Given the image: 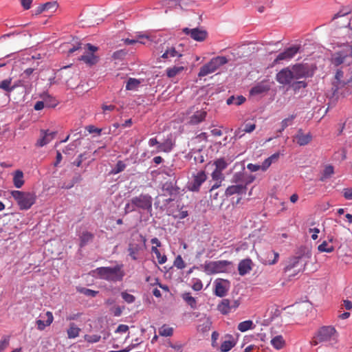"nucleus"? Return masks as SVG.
Segmentation results:
<instances>
[{"label": "nucleus", "mask_w": 352, "mask_h": 352, "mask_svg": "<svg viewBox=\"0 0 352 352\" xmlns=\"http://www.w3.org/2000/svg\"><path fill=\"white\" fill-rule=\"evenodd\" d=\"M230 265L231 262L225 260L210 261L205 263L204 268L206 274H214L226 272Z\"/></svg>", "instance_id": "obj_8"}, {"label": "nucleus", "mask_w": 352, "mask_h": 352, "mask_svg": "<svg viewBox=\"0 0 352 352\" xmlns=\"http://www.w3.org/2000/svg\"><path fill=\"white\" fill-rule=\"evenodd\" d=\"M142 38H148V35H146V34H139L137 36V38L136 39H130V38H126L124 40V43L126 44V45H133V44H135L136 43H140L141 44H145V42L144 41H142L140 39H142Z\"/></svg>", "instance_id": "obj_43"}, {"label": "nucleus", "mask_w": 352, "mask_h": 352, "mask_svg": "<svg viewBox=\"0 0 352 352\" xmlns=\"http://www.w3.org/2000/svg\"><path fill=\"white\" fill-rule=\"evenodd\" d=\"M86 47L87 49V52L85 54L81 56L79 59L89 65L96 64L98 61V57L94 55V52L98 50V47L92 45L90 43H87Z\"/></svg>", "instance_id": "obj_10"}, {"label": "nucleus", "mask_w": 352, "mask_h": 352, "mask_svg": "<svg viewBox=\"0 0 352 352\" xmlns=\"http://www.w3.org/2000/svg\"><path fill=\"white\" fill-rule=\"evenodd\" d=\"M101 336L99 335H85L84 336L85 340L89 343H96L100 341Z\"/></svg>", "instance_id": "obj_50"}, {"label": "nucleus", "mask_w": 352, "mask_h": 352, "mask_svg": "<svg viewBox=\"0 0 352 352\" xmlns=\"http://www.w3.org/2000/svg\"><path fill=\"white\" fill-rule=\"evenodd\" d=\"M126 55V52L125 51L121 50H118L116 52H115L113 54V56L112 57L114 58V59H122L124 58V56Z\"/></svg>", "instance_id": "obj_59"}, {"label": "nucleus", "mask_w": 352, "mask_h": 352, "mask_svg": "<svg viewBox=\"0 0 352 352\" xmlns=\"http://www.w3.org/2000/svg\"><path fill=\"white\" fill-rule=\"evenodd\" d=\"M276 80L281 85H289L294 80V76L291 69L289 67H285L277 73Z\"/></svg>", "instance_id": "obj_13"}, {"label": "nucleus", "mask_w": 352, "mask_h": 352, "mask_svg": "<svg viewBox=\"0 0 352 352\" xmlns=\"http://www.w3.org/2000/svg\"><path fill=\"white\" fill-rule=\"evenodd\" d=\"M9 345V338L4 336L0 341V352H3Z\"/></svg>", "instance_id": "obj_54"}, {"label": "nucleus", "mask_w": 352, "mask_h": 352, "mask_svg": "<svg viewBox=\"0 0 352 352\" xmlns=\"http://www.w3.org/2000/svg\"><path fill=\"white\" fill-rule=\"evenodd\" d=\"M245 132L244 131L243 128H239L235 131L234 135L233 138L235 140L240 139L245 135Z\"/></svg>", "instance_id": "obj_60"}, {"label": "nucleus", "mask_w": 352, "mask_h": 352, "mask_svg": "<svg viewBox=\"0 0 352 352\" xmlns=\"http://www.w3.org/2000/svg\"><path fill=\"white\" fill-rule=\"evenodd\" d=\"M242 176L243 175L241 173H236L234 175V182L236 183L241 182V184L228 186L225 192L226 196H232L234 194H245L247 190V185L253 181L254 177H252L250 180L248 182H245L243 181Z\"/></svg>", "instance_id": "obj_6"}, {"label": "nucleus", "mask_w": 352, "mask_h": 352, "mask_svg": "<svg viewBox=\"0 0 352 352\" xmlns=\"http://www.w3.org/2000/svg\"><path fill=\"white\" fill-rule=\"evenodd\" d=\"M214 164L216 166L215 169L219 170L220 171H222L224 169H226L228 166V163L223 158L217 159Z\"/></svg>", "instance_id": "obj_46"}, {"label": "nucleus", "mask_w": 352, "mask_h": 352, "mask_svg": "<svg viewBox=\"0 0 352 352\" xmlns=\"http://www.w3.org/2000/svg\"><path fill=\"white\" fill-rule=\"evenodd\" d=\"M86 130H87L89 133H97L98 135H100L101 131H102V129H101L97 128V127H96V126H94V125H89V126H86Z\"/></svg>", "instance_id": "obj_56"}, {"label": "nucleus", "mask_w": 352, "mask_h": 352, "mask_svg": "<svg viewBox=\"0 0 352 352\" xmlns=\"http://www.w3.org/2000/svg\"><path fill=\"white\" fill-rule=\"evenodd\" d=\"M256 129V124L254 123H245L243 129L245 133H251Z\"/></svg>", "instance_id": "obj_57"}, {"label": "nucleus", "mask_w": 352, "mask_h": 352, "mask_svg": "<svg viewBox=\"0 0 352 352\" xmlns=\"http://www.w3.org/2000/svg\"><path fill=\"white\" fill-rule=\"evenodd\" d=\"M337 333L336 329L332 326L322 327L318 331L314 340L313 345H317L320 342H328L334 339Z\"/></svg>", "instance_id": "obj_7"}, {"label": "nucleus", "mask_w": 352, "mask_h": 352, "mask_svg": "<svg viewBox=\"0 0 352 352\" xmlns=\"http://www.w3.org/2000/svg\"><path fill=\"white\" fill-rule=\"evenodd\" d=\"M318 250L320 252L331 253L334 251V247L328 244L327 241H324L318 246Z\"/></svg>", "instance_id": "obj_41"}, {"label": "nucleus", "mask_w": 352, "mask_h": 352, "mask_svg": "<svg viewBox=\"0 0 352 352\" xmlns=\"http://www.w3.org/2000/svg\"><path fill=\"white\" fill-rule=\"evenodd\" d=\"M203 287V285H202V283L200 280L197 279L196 280V281L193 283L192 286V288L195 290V291H200Z\"/></svg>", "instance_id": "obj_64"}, {"label": "nucleus", "mask_w": 352, "mask_h": 352, "mask_svg": "<svg viewBox=\"0 0 352 352\" xmlns=\"http://www.w3.org/2000/svg\"><path fill=\"white\" fill-rule=\"evenodd\" d=\"M210 326L211 322L208 319H206L202 321V324L197 327V330L201 332H207L210 330Z\"/></svg>", "instance_id": "obj_47"}, {"label": "nucleus", "mask_w": 352, "mask_h": 352, "mask_svg": "<svg viewBox=\"0 0 352 352\" xmlns=\"http://www.w3.org/2000/svg\"><path fill=\"white\" fill-rule=\"evenodd\" d=\"M295 118V116H290L289 117L284 119L281 122V129L279 130V132H282L287 128L288 126L291 125L293 122L294 119Z\"/></svg>", "instance_id": "obj_48"}, {"label": "nucleus", "mask_w": 352, "mask_h": 352, "mask_svg": "<svg viewBox=\"0 0 352 352\" xmlns=\"http://www.w3.org/2000/svg\"><path fill=\"white\" fill-rule=\"evenodd\" d=\"M80 329L77 327L74 323L71 324L67 329V336L69 338H75L78 336Z\"/></svg>", "instance_id": "obj_38"}, {"label": "nucleus", "mask_w": 352, "mask_h": 352, "mask_svg": "<svg viewBox=\"0 0 352 352\" xmlns=\"http://www.w3.org/2000/svg\"><path fill=\"white\" fill-rule=\"evenodd\" d=\"M307 83L305 81H298L293 84L294 90L300 89V88H305Z\"/></svg>", "instance_id": "obj_63"}, {"label": "nucleus", "mask_w": 352, "mask_h": 352, "mask_svg": "<svg viewBox=\"0 0 352 352\" xmlns=\"http://www.w3.org/2000/svg\"><path fill=\"white\" fill-rule=\"evenodd\" d=\"M79 291L85 296L91 297H95L98 293V291H94L87 288H81Z\"/></svg>", "instance_id": "obj_52"}, {"label": "nucleus", "mask_w": 352, "mask_h": 352, "mask_svg": "<svg viewBox=\"0 0 352 352\" xmlns=\"http://www.w3.org/2000/svg\"><path fill=\"white\" fill-rule=\"evenodd\" d=\"M299 46H292L286 50L284 52L280 53L276 59L274 60V63H278L281 60H289L292 59L299 51Z\"/></svg>", "instance_id": "obj_14"}, {"label": "nucleus", "mask_w": 352, "mask_h": 352, "mask_svg": "<svg viewBox=\"0 0 352 352\" xmlns=\"http://www.w3.org/2000/svg\"><path fill=\"white\" fill-rule=\"evenodd\" d=\"M56 134V132L54 131H50L49 130H41L40 138L38 139L36 143V146L43 147L47 144L54 139Z\"/></svg>", "instance_id": "obj_16"}, {"label": "nucleus", "mask_w": 352, "mask_h": 352, "mask_svg": "<svg viewBox=\"0 0 352 352\" xmlns=\"http://www.w3.org/2000/svg\"><path fill=\"white\" fill-rule=\"evenodd\" d=\"M122 308L120 306L113 307L111 309V313L115 316H120L122 313Z\"/></svg>", "instance_id": "obj_61"}, {"label": "nucleus", "mask_w": 352, "mask_h": 352, "mask_svg": "<svg viewBox=\"0 0 352 352\" xmlns=\"http://www.w3.org/2000/svg\"><path fill=\"white\" fill-rule=\"evenodd\" d=\"M312 140L311 133H304L302 129H299L296 134L294 136L295 141L299 146H305L308 144Z\"/></svg>", "instance_id": "obj_19"}, {"label": "nucleus", "mask_w": 352, "mask_h": 352, "mask_svg": "<svg viewBox=\"0 0 352 352\" xmlns=\"http://www.w3.org/2000/svg\"><path fill=\"white\" fill-rule=\"evenodd\" d=\"M151 252L156 255L157 261L160 264L162 265L166 262V261H167L166 256L164 254H163V255L161 254L160 250L157 249V247L153 246L151 248Z\"/></svg>", "instance_id": "obj_42"}, {"label": "nucleus", "mask_w": 352, "mask_h": 352, "mask_svg": "<svg viewBox=\"0 0 352 352\" xmlns=\"http://www.w3.org/2000/svg\"><path fill=\"white\" fill-rule=\"evenodd\" d=\"M333 173H334V169H333V166H331V165L326 166L323 170L322 175L320 177V180L321 182H324L327 178H329L333 174Z\"/></svg>", "instance_id": "obj_40"}, {"label": "nucleus", "mask_w": 352, "mask_h": 352, "mask_svg": "<svg viewBox=\"0 0 352 352\" xmlns=\"http://www.w3.org/2000/svg\"><path fill=\"white\" fill-rule=\"evenodd\" d=\"M271 344L277 350L283 349L285 345V341L282 336H276L273 338L271 341Z\"/></svg>", "instance_id": "obj_32"}, {"label": "nucleus", "mask_w": 352, "mask_h": 352, "mask_svg": "<svg viewBox=\"0 0 352 352\" xmlns=\"http://www.w3.org/2000/svg\"><path fill=\"white\" fill-rule=\"evenodd\" d=\"M272 157H268L267 158L263 163H262V165H260L261 166V168L263 171H265L270 166V165L272 164Z\"/></svg>", "instance_id": "obj_58"}, {"label": "nucleus", "mask_w": 352, "mask_h": 352, "mask_svg": "<svg viewBox=\"0 0 352 352\" xmlns=\"http://www.w3.org/2000/svg\"><path fill=\"white\" fill-rule=\"evenodd\" d=\"M140 84V81L138 79L130 78L126 82V89L132 91L136 90Z\"/></svg>", "instance_id": "obj_39"}, {"label": "nucleus", "mask_w": 352, "mask_h": 352, "mask_svg": "<svg viewBox=\"0 0 352 352\" xmlns=\"http://www.w3.org/2000/svg\"><path fill=\"white\" fill-rule=\"evenodd\" d=\"M183 32L186 35H189L193 40L199 42L204 41L208 36L206 31L199 28L190 29L185 28L183 29Z\"/></svg>", "instance_id": "obj_15"}, {"label": "nucleus", "mask_w": 352, "mask_h": 352, "mask_svg": "<svg viewBox=\"0 0 352 352\" xmlns=\"http://www.w3.org/2000/svg\"><path fill=\"white\" fill-rule=\"evenodd\" d=\"M270 86L264 82H261L257 84L256 86L253 87L250 90V94L252 95H258L263 93H265L270 90Z\"/></svg>", "instance_id": "obj_28"}, {"label": "nucleus", "mask_w": 352, "mask_h": 352, "mask_svg": "<svg viewBox=\"0 0 352 352\" xmlns=\"http://www.w3.org/2000/svg\"><path fill=\"white\" fill-rule=\"evenodd\" d=\"M153 199L148 194H140L133 197L124 207L125 213L135 211L136 209L150 211L152 210Z\"/></svg>", "instance_id": "obj_2"}, {"label": "nucleus", "mask_w": 352, "mask_h": 352, "mask_svg": "<svg viewBox=\"0 0 352 352\" xmlns=\"http://www.w3.org/2000/svg\"><path fill=\"white\" fill-rule=\"evenodd\" d=\"M11 195L16 201L20 210L30 209L34 204L36 199L34 193L20 190H12Z\"/></svg>", "instance_id": "obj_4"}, {"label": "nucleus", "mask_w": 352, "mask_h": 352, "mask_svg": "<svg viewBox=\"0 0 352 352\" xmlns=\"http://www.w3.org/2000/svg\"><path fill=\"white\" fill-rule=\"evenodd\" d=\"M206 179L207 176L205 171H199L196 175H193L192 181L188 183V189L191 191H198Z\"/></svg>", "instance_id": "obj_11"}, {"label": "nucleus", "mask_w": 352, "mask_h": 352, "mask_svg": "<svg viewBox=\"0 0 352 352\" xmlns=\"http://www.w3.org/2000/svg\"><path fill=\"white\" fill-rule=\"evenodd\" d=\"M352 94V78L346 82V85L343 91L340 92V95L346 96Z\"/></svg>", "instance_id": "obj_49"}, {"label": "nucleus", "mask_w": 352, "mask_h": 352, "mask_svg": "<svg viewBox=\"0 0 352 352\" xmlns=\"http://www.w3.org/2000/svg\"><path fill=\"white\" fill-rule=\"evenodd\" d=\"M292 73L294 76V79H299L306 75V69L301 65H295L292 67Z\"/></svg>", "instance_id": "obj_29"}, {"label": "nucleus", "mask_w": 352, "mask_h": 352, "mask_svg": "<svg viewBox=\"0 0 352 352\" xmlns=\"http://www.w3.org/2000/svg\"><path fill=\"white\" fill-rule=\"evenodd\" d=\"M235 345L234 341L225 340L221 344L220 349L222 352H228L231 350Z\"/></svg>", "instance_id": "obj_44"}, {"label": "nucleus", "mask_w": 352, "mask_h": 352, "mask_svg": "<svg viewBox=\"0 0 352 352\" xmlns=\"http://www.w3.org/2000/svg\"><path fill=\"white\" fill-rule=\"evenodd\" d=\"M11 84H12V78H9L5 79L0 82V89L10 93V92L12 91L15 88V87L12 86Z\"/></svg>", "instance_id": "obj_35"}, {"label": "nucleus", "mask_w": 352, "mask_h": 352, "mask_svg": "<svg viewBox=\"0 0 352 352\" xmlns=\"http://www.w3.org/2000/svg\"><path fill=\"white\" fill-rule=\"evenodd\" d=\"M343 195L346 199L352 200V188H344Z\"/></svg>", "instance_id": "obj_62"}, {"label": "nucleus", "mask_w": 352, "mask_h": 352, "mask_svg": "<svg viewBox=\"0 0 352 352\" xmlns=\"http://www.w3.org/2000/svg\"><path fill=\"white\" fill-rule=\"evenodd\" d=\"M12 175H13L12 182H13V184H14V187H16V188H21L25 183V181L23 179L24 176H23V171L21 170H16L12 173Z\"/></svg>", "instance_id": "obj_26"}, {"label": "nucleus", "mask_w": 352, "mask_h": 352, "mask_svg": "<svg viewBox=\"0 0 352 352\" xmlns=\"http://www.w3.org/2000/svg\"><path fill=\"white\" fill-rule=\"evenodd\" d=\"M230 300L225 298L221 300V302L218 305L217 309L222 314H228L231 311L230 309Z\"/></svg>", "instance_id": "obj_30"}, {"label": "nucleus", "mask_w": 352, "mask_h": 352, "mask_svg": "<svg viewBox=\"0 0 352 352\" xmlns=\"http://www.w3.org/2000/svg\"><path fill=\"white\" fill-rule=\"evenodd\" d=\"M222 171H220L219 170H214L212 173V178L214 181H219L221 180L223 181L224 179V177L221 173Z\"/></svg>", "instance_id": "obj_53"}, {"label": "nucleus", "mask_w": 352, "mask_h": 352, "mask_svg": "<svg viewBox=\"0 0 352 352\" xmlns=\"http://www.w3.org/2000/svg\"><path fill=\"white\" fill-rule=\"evenodd\" d=\"M162 194L161 196L176 197L179 194V188L173 182H165L162 187Z\"/></svg>", "instance_id": "obj_21"}, {"label": "nucleus", "mask_w": 352, "mask_h": 352, "mask_svg": "<svg viewBox=\"0 0 352 352\" xmlns=\"http://www.w3.org/2000/svg\"><path fill=\"white\" fill-rule=\"evenodd\" d=\"M183 56L181 52L177 50L175 47H167L164 52L162 54L161 58L171 61L175 58V61Z\"/></svg>", "instance_id": "obj_20"}, {"label": "nucleus", "mask_w": 352, "mask_h": 352, "mask_svg": "<svg viewBox=\"0 0 352 352\" xmlns=\"http://www.w3.org/2000/svg\"><path fill=\"white\" fill-rule=\"evenodd\" d=\"M174 265L179 270H182L186 267L185 263L182 256L178 255L174 261Z\"/></svg>", "instance_id": "obj_51"}, {"label": "nucleus", "mask_w": 352, "mask_h": 352, "mask_svg": "<svg viewBox=\"0 0 352 352\" xmlns=\"http://www.w3.org/2000/svg\"><path fill=\"white\" fill-rule=\"evenodd\" d=\"M146 239L141 234L135 233L131 235L127 251L129 256L133 261L140 259L146 249Z\"/></svg>", "instance_id": "obj_1"}, {"label": "nucleus", "mask_w": 352, "mask_h": 352, "mask_svg": "<svg viewBox=\"0 0 352 352\" xmlns=\"http://www.w3.org/2000/svg\"><path fill=\"white\" fill-rule=\"evenodd\" d=\"M122 265H117L113 267H100L94 270L99 278L108 281L117 282L122 280L124 272Z\"/></svg>", "instance_id": "obj_3"}, {"label": "nucleus", "mask_w": 352, "mask_h": 352, "mask_svg": "<svg viewBox=\"0 0 352 352\" xmlns=\"http://www.w3.org/2000/svg\"><path fill=\"white\" fill-rule=\"evenodd\" d=\"M183 300L190 305V307L195 309L197 307V301L194 297H192L190 293H184L182 294Z\"/></svg>", "instance_id": "obj_36"}, {"label": "nucleus", "mask_w": 352, "mask_h": 352, "mask_svg": "<svg viewBox=\"0 0 352 352\" xmlns=\"http://www.w3.org/2000/svg\"><path fill=\"white\" fill-rule=\"evenodd\" d=\"M185 69L183 66H174L166 69V75L168 78H173Z\"/></svg>", "instance_id": "obj_34"}, {"label": "nucleus", "mask_w": 352, "mask_h": 352, "mask_svg": "<svg viewBox=\"0 0 352 352\" xmlns=\"http://www.w3.org/2000/svg\"><path fill=\"white\" fill-rule=\"evenodd\" d=\"M227 63L228 59L225 56H219L212 58L208 63L200 68L198 76L201 78L212 74Z\"/></svg>", "instance_id": "obj_5"}, {"label": "nucleus", "mask_w": 352, "mask_h": 352, "mask_svg": "<svg viewBox=\"0 0 352 352\" xmlns=\"http://www.w3.org/2000/svg\"><path fill=\"white\" fill-rule=\"evenodd\" d=\"M157 148V152H170L173 148L172 140L166 139L164 142L160 143Z\"/></svg>", "instance_id": "obj_31"}, {"label": "nucleus", "mask_w": 352, "mask_h": 352, "mask_svg": "<svg viewBox=\"0 0 352 352\" xmlns=\"http://www.w3.org/2000/svg\"><path fill=\"white\" fill-rule=\"evenodd\" d=\"M121 295L122 298L128 303H132L135 301V296L130 294L124 292H122Z\"/></svg>", "instance_id": "obj_55"}, {"label": "nucleus", "mask_w": 352, "mask_h": 352, "mask_svg": "<svg viewBox=\"0 0 352 352\" xmlns=\"http://www.w3.org/2000/svg\"><path fill=\"white\" fill-rule=\"evenodd\" d=\"M206 116V111L204 109L197 111L189 117L188 123L190 125H197L205 120Z\"/></svg>", "instance_id": "obj_22"}, {"label": "nucleus", "mask_w": 352, "mask_h": 352, "mask_svg": "<svg viewBox=\"0 0 352 352\" xmlns=\"http://www.w3.org/2000/svg\"><path fill=\"white\" fill-rule=\"evenodd\" d=\"M342 77L343 72L340 69H338L336 72L335 76V81L333 82L332 87L333 94L335 95L340 94V92L343 91L345 87L346 82L342 80Z\"/></svg>", "instance_id": "obj_17"}, {"label": "nucleus", "mask_w": 352, "mask_h": 352, "mask_svg": "<svg viewBox=\"0 0 352 352\" xmlns=\"http://www.w3.org/2000/svg\"><path fill=\"white\" fill-rule=\"evenodd\" d=\"M94 236L92 233L85 231L82 232L81 235L80 236V246L84 247L88 243L92 241Z\"/></svg>", "instance_id": "obj_33"}, {"label": "nucleus", "mask_w": 352, "mask_h": 352, "mask_svg": "<svg viewBox=\"0 0 352 352\" xmlns=\"http://www.w3.org/2000/svg\"><path fill=\"white\" fill-rule=\"evenodd\" d=\"M279 254L272 250L267 251L262 258V263L265 265H274L277 263Z\"/></svg>", "instance_id": "obj_23"}, {"label": "nucleus", "mask_w": 352, "mask_h": 352, "mask_svg": "<svg viewBox=\"0 0 352 352\" xmlns=\"http://www.w3.org/2000/svg\"><path fill=\"white\" fill-rule=\"evenodd\" d=\"M331 63L336 66H338L341 64H346L348 65H351L349 60V56L346 52L345 48L343 50L335 52L331 57Z\"/></svg>", "instance_id": "obj_12"}, {"label": "nucleus", "mask_w": 352, "mask_h": 352, "mask_svg": "<svg viewBox=\"0 0 352 352\" xmlns=\"http://www.w3.org/2000/svg\"><path fill=\"white\" fill-rule=\"evenodd\" d=\"M159 333L162 336H170L173 335V329L164 324L160 329Z\"/></svg>", "instance_id": "obj_45"}, {"label": "nucleus", "mask_w": 352, "mask_h": 352, "mask_svg": "<svg viewBox=\"0 0 352 352\" xmlns=\"http://www.w3.org/2000/svg\"><path fill=\"white\" fill-rule=\"evenodd\" d=\"M253 322L250 320H245L238 324L237 329L241 332L253 329Z\"/></svg>", "instance_id": "obj_37"}, {"label": "nucleus", "mask_w": 352, "mask_h": 352, "mask_svg": "<svg viewBox=\"0 0 352 352\" xmlns=\"http://www.w3.org/2000/svg\"><path fill=\"white\" fill-rule=\"evenodd\" d=\"M229 288V282L223 279H217L214 281V294L219 297L226 295Z\"/></svg>", "instance_id": "obj_18"}, {"label": "nucleus", "mask_w": 352, "mask_h": 352, "mask_svg": "<svg viewBox=\"0 0 352 352\" xmlns=\"http://www.w3.org/2000/svg\"><path fill=\"white\" fill-rule=\"evenodd\" d=\"M58 7V4L57 1L47 2L43 5H41L38 8V13H41L44 11H48L50 13H53V12H56Z\"/></svg>", "instance_id": "obj_27"}, {"label": "nucleus", "mask_w": 352, "mask_h": 352, "mask_svg": "<svg viewBox=\"0 0 352 352\" xmlns=\"http://www.w3.org/2000/svg\"><path fill=\"white\" fill-rule=\"evenodd\" d=\"M47 320L45 321L38 319L36 320V324L37 329L39 331H43L46 327H49L54 321V316L51 311H47L45 314Z\"/></svg>", "instance_id": "obj_25"}, {"label": "nucleus", "mask_w": 352, "mask_h": 352, "mask_svg": "<svg viewBox=\"0 0 352 352\" xmlns=\"http://www.w3.org/2000/svg\"><path fill=\"white\" fill-rule=\"evenodd\" d=\"M301 259L300 256H295L290 258L284 268L285 272L290 273L289 276H291L303 270L305 264L301 263Z\"/></svg>", "instance_id": "obj_9"}, {"label": "nucleus", "mask_w": 352, "mask_h": 352, "mask_svg": "<svg viewBox=\"0 0 352 352\" xmlns=\"http://www.w3.org/2000/svg\"><path fill=\"white\" fill-rule=\"evenodd\" d=\"M253 263L251 259L245 258L240 261L238 265L239 274L244 276L249 273L252 269Z\"/></svg>", "instance_id": "obj_24"}]
</instances>
